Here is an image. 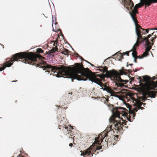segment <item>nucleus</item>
Segmentation results:
<instances>
[{
  "label": "nucleus",
  "instance_id": "1",
  "mask_svg": "<svg viewBox=\"0 0 157 157\" xmlns=\"http://www.w3.org/2000/svg\"><path fill=\"white\" fill-rule=\"evenodd\" d=\"M45 58L40 55L32 52H21L17 53L12 56L10 59L5 63L3 67H0V71L4 70L6 67H10L15 61H17L19 59H23L21 61L24 63H28L32 65H34L36 67L45 68L48 71H52L56 73L54 76L59 77V67L52 66L47 64L46 62L42 60Z\"/></svg>",
  "mask_w": 157,
  "mask_h": 157
},
{
  "label": "nucleus",
  "instance_id": "44",
  "mask_svg": "<svg viewBox=\"0 0 157 157\" xmlns=\"http://www.w3.org/2000/svg\"><path fill=\"white\" fill-rule=\"evenodd\" d=\"M117 97L118 98H119L120 99V97H119V96L117 95Z\"/></svg>",
  "mask_w": 157,
  "mask_h": 157
},
{
  "label": "nucleus",
  "instance_id": "37",
  "mask_svg": "<svg viewBox=\"0 0 157 157\" xmlns=\"http://www.w3.org/2000/svg\"><path fill=\"white\" fill-rule=\"evenodd\" d=\"M72 92H71V93H68V97H69V95L71 94L72 95Z\"/></svg>",
  "mask_w": 157,
  "mask_h": 157
},
{
  "label": "nucleus",
  "instance_id": "35",
  "mask_svg": "<svg viewBox=\"0 0 157 157\" xmlns=\"http://www.w3.org/2000/svg\"><path fill=\"white\" fill-rule=\"evenodd\" d=\"M151 41L152 43H153V42L155 41L154 39L152 38L151 40Z\"/></svg>",
  "mask_w": 157,
  "mask_h": 157
},
{
  "label": "nucleus",
  "instance_id": "34",
  "mask_svg": "<svg viewBox=\"0 0 157 157\" xmlns=\"http://www.w3.org/2000/svg\"><path fill=\"white\" fill-rule=\"evenodd\" d=\"M134 61L135 62V63H136L137 62V60H136V59H137V58L135 57H134Z\"/></svg>",
  "mask_w": 157,
  "mask_h": 157
},
{
  "label": "nucleus",
  "instance_id": "39",
  "mask_svg": "<svg viewBox=\"0 0 157 157\" xmlns=\"http://www.w3.org/2000/svg\"><path fill=\"white\" fill-rule=\"evenodd\" d=\"M133 65L132 63L129 64V65L130 66H132ZM128 65H127V66L128 67Z\"/></svg>",
  "mask_w": 157,
  "mask_h": 157
},
{
  "label": "nucleus",
  "instance_id": "45",
  "mask_svg": "<svg viewBox=\"0 0 157 157\" xmlns=\"http://www.w3.org/2000/svg\"><path fill=\"white\" fill-rule=\"evenodd\" d=\"M154 29H155V30H157V28Z\"/></svg>",
  "mask_w": 157,
  "mask_h": 157
},
{
  "label": "nucleus",
  "instance_id": "15",
  "mask_svg": "<svg viewBox=\"0 0 157 157\" xmlns=\"http://www.w3.org/2000/svg\"><path fill=\"white\" fill-rule=\"evenodd\" d=\"M58 48L57 47H55L53 48L51 50L49 51L48 54L50 56H54V53L56 52V51H57Z\"/></svg>",
  "mask_w": 157,
  "mask_h": 157
},
{
  "label": "nucleus",
  "instance_id": "7",
  "mask_svg": "<svg viewBox=\"0 0 157 157\" xmlns=\"http://www.w3.org/2000/svg\"><path fill=\"white\" fill-rule=\"evenodd\" d=\"M138 22H135L134 23L136 27V32L137 36V42L139 41L140 40H143L144 38L146 37H144L143 35H145L148 33L149 30H155L154 29H146L142 28L141 27L137 24Z\"/></svg>",
  "mask_w": 157,
  "mask_h": 157
},
{
  "label": "nucleus",
  "instance_id": "5",
  "mask_svg": "<svg viewBox=\"0 0 157 157\" xmlns=\"http://www.w3.org/2000/svg\"><path fill=\"white\" fill-rule=\"evenodd\" d=\"M141 3L136 4L133 7V10L129 12L134 22H137V17L136 14L138 13V9L145 5V8L146 6H149L152 3L157 2V0H142Z\"/></svg>",
  "mask_w": 157,
  "mask_h": 157
},
{
  "label": "nucleus",
  "instance_id": "11",
  "mask_svg": "<svg viewBox=\"0 0 157 157\" xmlns=\"http://www.w3.org/2000/svg\"><path fill=\"white\" fill-rule=\"evenodd\" d=\"M81 155H83V157H92L93 154L91 152L90 148H89L82 152Z\"/></svg>",
  "mask_w": 157,
  "mask_h": 157
},
{
  "label": "nucleus",
  "instance_id": "28",
  "mask_svg": "<svg viewBox=\"0 0 157 157\" xmlns=\"http://www.w3.org/2000/svg\"><path fill=\"white\" fill-rule=\"evenodd\" d=\"M147 99V97L143 96L142 101H144Z\"/></svg>",
  "mask_w": 157,
  "mask_h": 157
},
{
  "label": "nucleus",
  "instance_id": "43",
  "mask_svg": "<svg viewBox=\"0 0 157 157\" xmlns=\"http://www.w3.org/2000/svg\"><path fill=\"white\" fill-rule=\"evenodd\" d=\"M17 80H16V81H12V82H17Z\"/></svg>",
  "mask_w": 157,
  "mask_h": 157
},
{
  "label": "nucleus",
  "instance_id": "36",
  "mask_svg": "<svg viewBox=\"0 0 157 157\" xmlns=\"http://www.w3.org/2000/svg\"><path fill=\"white\" fill-rule=\"evenodd\" d=\"M73 146V144L72 143H71L69 144V146L70 147H72Z\"/></svg>",
  "mask_w": 157,
  "mask_h": 157
},
{
  "label": "nucleus",
  "instance_id": "10",
  "mask_svg": "<svg viewBox=\"0 0 157 157\" xmlns=\"http://www.w3.org/2000/svg\"><path fill=\"white\" fill-rule=\"evenodd\" d=\"M154 33H153L151 34H149L146 37L144 38V39L141 40V43L144 41H145L147 46L145 47V50L149 52L151 48V46H150L151 44L148 38H150L152 35H153Z\"/></svg>",
  "mask_w": 157,
  "mask_h": 157
},
{
  "label": "nucleus",
  "instance_id": "22",
  "mask_svg": "<svg viewBox=\"0 0 157 157\" xmlns=\"http://www.w3.org/2000/svg\"><path fill=\"white\" fill-rule=\"evenodd\" d=\"M118 55L119 56H120V57H121V58H123V56L122 54L121 53H119L118 52H117V53H116L115 55H113V56H115L116 55Z\"/></svg>",
  "mask_w": 157,
  "mask_h": 157
},
{
  "label": "nucleus",
  "instance_id": "16",
  "mask_svg": "<svg viewBox=\"0 0 157 157\" xmlns=\"http://www.w3.org/2000/svg\"><path fill=\"white\" fill-rule=\"evenodd\" d=\"M71 130H70L69 132V134H68V135H70L71 138H73V139H77L78 138L76 136V135H75L74 133L73 132L74 129L73 128V129H71ZM69 138H70V137H69Z\"/></svg>",
  "mask_w": 157,
  "mask_h": 157
},
{
  "label": "nucleus",
  "instance_id": "17",
  "mask_svg": "<svg viewBox=\"0 0 157 157\" xmlns=\"http://www.w3.org/2000/svg\"><path fill=\"white\" fill-rule=\"evenodd\" d=\"M141 43V40H139V41L138 42H137V40L136 42V43L133 46L132 49L131 50V51H136V47H138L139 44Z\"/></svg>",
  "mask_w": 157,
  "mask_h": 157
},
{
  "label": "nucleus",
  "instance_id": "4",
  "mask_svg": "<svg viewBox=\"0 0 157 157\" xmlns=\"http://www.w3.org/2000/svg\"><path fill=\"white\" fill-rule=\"evenodd\" d=\"M157 80V75L153 77L152 79ZM146 90L142 88L141 91L142 92L143 96L155 98L157 94V81L155 82L152 81L148 83L146 86Z\"/></svg>",
  "mask_w": 157,
  "mask_h": 157
},
{
  "label": "nucleus",
  "instance_id": "2",
  "mask_svg": "<svg viewBox=\"0 0 157 157\" xmlns=\"http://www.w3.org/2000/svg\"><path fill=\"white\" fill-rule=\"evenodd\" d=\"M116 117H119L118 112L117 110L116 113H113V115L109 119V122L111 124L108 125L105 131L98 135V137L95 138L94 143L96 144H100L101 143L103 142L104 139H105V142L107 143L109 141V139H107V137H109L108 134H117L121 129H123V124L126 125V123H127V121L124 122L122 120V122H121V120H116L115 118Z\"/></svg>",
  "mask_w": 157,
  "mask_h": 157
},
{
  "label": "nucleus",
  "instance_id": "30",
  "mask_svg": "<svg viewBox=\"0 0 157 157\" xmlns=\"http://www.w3.org/2000/svg\"><path fill=\"white\" fill-rule=\"evenodd\" d=\"M153 33H154V35H153L154 36V37H152V38L154 39V40H155L157 36H156V34H154L155 33L154 32Z\"/></svg>",
  "mask_w": 157,
  "mask_h": 157
},
{
  "label": "nucleus",
  "instance_id": "25",
  "mask_svg": "<svg viewBox=\"0 0 157 157\" xmlns=\"http://www.w3.org/2000/svg\"><path fill=\"white\" fill-rule=\"evenodd\" d=\"M131 52V51H127L124 53H123V54L124 55H126L127 56H129V53L130 52Z\"/></svg>",
  "mask_w": 157,
  "mask_h": 157
},
{
  "label": "nucleus",
  "instance_id": "31",
  "mask_svg": "<svg viewBox=\"0 0 157 157\" xmlns=\"http://www.w3.org/2000/svg\"><path fill=\"white\" fill-rule=\"evenodd\" d=\"M121 2H122V3H125V2H126V0H119Z\"/></svg>",
  "mask_w": 157,
  "mask_h": 157
},
{
  "label": "nucleus",
  "instance_id": "27",
  "mask_svg": "<svg viewBox=\"0 0 157 157\" xmlns=\"http://www.w3.org/2000/svg\"><path fill=\"white\" fill-rule=\"evenodd\" d=\"M135 57H136L137 59H138V58H139V59H141L142 58H143V57H142V55H141V56H137V55Z\"/></svg>",
  "mask_w": 157,
  "mask_h": 157
},
{
  "label": "nucleus",
  "instance_id": "12",
  "mask_svg": "<svg viewBox=\"0 0 157 157\" xmlns=\"http://www.w3.org/2000/svg\"><path fill=\"white\" fill-rule=\"evenodd\" d=\"M125 5L126 6V8L128 9H129L132 10L133 9L134 4L133 2H126L124 3Z\"/></svg>",
  "mask_w": 157,
  "mask_h": 157
},
{
  "label": "nucleus",
  "instance_id": "9",
  "mask_svg": "<svg viewBox=\"0 0 157 157\" xmlns=\"http://www.w3.org/2000/svg\"><path fill=\"white\" fill-rule=\"evenodd\" d=\"M104 86L105 87L104 88L102 87L101 89H103V90H105L107 92L109 93L112 96H114L115 93L119 94L126 93L124 92L125 91L124 90H122L119 92H115L111 87L107 86L105 85H104Z\"/></svg>",
  "mask_w": 157,
  "mask_h": 157
},
{
  "label": "nucleus",
  "instance_id": "24",
  "mask_svg": "<svg viewBox=\"0 0 157 157\" xmlns=\"http://www.w3.org/2000/svg\"><path fill=\"white\" fill-rule=\"evenodd\" d=\"M132 55L133 57H135L137 56V52L136 51H133V52L132 53Z\"/></svg>",
  "mask_w": 157,
  "mask_h": 157
},
{
  "label": "nucleus",
  "instance_id": "8",
  "mask_svg": "<svg viewBox=\"0 0 157 157\" xmlns=\"http://www.w3.org/2000/svg\"><path fill=\"white\" fill-rule=\"evenodd\" d=\"M66 119L63 117V120L59 119L58 122L59 123L58 128L59 129L63 131V133L65 135H67V134H69V132L71 129H73V127L71 126V125L68 127V125L67 126L64 125V122Z\"/></svg>",
  "mask_w": 157,
  "mask_h": 157
},
{
  "label": "nucleus",
  "instance_id": "21",
  "mask_svg": "<svg viewBox=\"0 0 157 157\" xmlns=\"http://www.w3.org/2000/svg\"><path fill=\"white\" fill-rule=\"evenodd\" d=\"M114 136V138H113L114 140L115 141H117L119 140V139L118 138V135H116V136Z\"/></svg>",
  "mask_w": 157,
  "mask_h": 157
},
{
  "label": "nucleus",
  "instance_id": "46",
  "mask_svg": "<svg viewBox=\"0 0 157 157\" xmlns=\"http://www.w3.org/2000/svg\"><path fill=\"white\" fill-rule=\"evenodd\" d=\"M156 33H157V31H156Z\"/></svg>",
  "mask_w": 157,
  "mask_h": 157
},
{
  "label": "nucleus",
  "instance_id": "38",
  "mask_svg": "<svg viewBox=\"0 0 157 157\" xmlns=\"http://www.w3.org/2000/svg\"><path fill=\"white\" fill-rule=\"evenodd\" d=\"M126 1L127 2H132V1L131 0H126Z\"/></svg>",
  "mask_w": 157,
  "mask_h": 157
},
{
  "label": "nucleus",
  "instance_id": "3",
  "mask_svg": "<svg viewBox=\"0 0 157 157\" xmlns=\"http://www.w3.org/2000/svg\"><path fill=\"white\" fill-rule=\"evenodd\" d=\"M98 68H101L99 70L103 73H105L103 75H99L98 76L101 78L102 75L107 78H110L112 80L114 81L115 85L117 87H122L124 86V84L128 82V80H124L121 78V76L123 75H126L128 73H131L132 71L131 69L127 70L122 67L121 70H119L118 72L117 71L113 70L108 71V68L106 66L98 67Z\"/></svg>",
  "mask_w": 157,
  "mask_h": 157
},
{
  "label": "nucleus",
  "instance_id": "40",
  "mask_svg": "<svg viewBox=\"0 0 157 157\" xmlns=\"http://www.w3.org/2000/svg\"><path fill=\"white\" fill-rule=\"evenodd\" d=\"M85 61L86 62H87V63H88L89 64L90 63L88 61H87V60H85Z\"/></svg>",
  "mask_w": 157,
  "mask_h": 157
},
{
  "label": "nucleus",
  "instance_id": "41",
  "mask_svg": "<svg viewBox=\"0 0 157 157\" xmlns=\"http://www.w3.org/2000/svg\"><path fill=\"white\" fill-rule=\"evenodd\" d=\"M137 70L136 69L134 71V69L133 70V71H134V72H136L137 71Z\"/></svg>",
  "mask_w": 157,
  "mask_h": 157
},
{
  "label": "nucleus",
  "instance_id": "23",
  "mask_svg": "<svg viewBox=\"0 0 157 157\" xmlns=\"http://www.w3.org/2000/svg\"><path fill=\"white\" fill-rule=\"evenodd\" d=\"M53 42H54L53 45L54 46H55V47H57V46L58 45V40H55V41H53Z\"/></svg>",
  "mask_w": 157,
  "mask_h": 157
},
{
  "label": "nucleus",
  "instance_id": "14",
  "mask_svg": "<svg viewBox=\"0 0 157 157\" xmlns=\"http://www.w3.org/2000/svg\"><path fill=\"white\" fill-rule=\"evenodd\" d=\"M134 100L136 101L135 105L136 106L138 107V109H144L143 107L141 106L142 104H143V103H142L140 101L137 100L136 99H135Z\"/></svg>",
  "mask_w": 157,
  "mask_h": 157
},
{
  "label": "nucleus",
  "instance_id": "6",
  "mask_svg": "<svg viewBox=\"0 0 157 157\" xmlns=\"http://www.w3.org/2000/svg\"><path fill=\"white\" fill-rule=\"evenodd\" d=\"M125 108H121V107H117L116 109H114L112 111L113 116V113H116V111H117L119 113V117H116L115 119L116 120V118H118L119 119H120V114H121L122 116H123L124 114H125L128 120L130 122L132 121L133 119L135 118V117L136 115V113H135L133 111H130L129 112V115L128 114H126V113L124 111V110L125 109Z\"/></svg>",
  "mask_w": 157,
  "mask_h": 157
},
{
  "label": "nucleus",
  "instance_id": "19",
  "mask_svg": "<svg viewBox=\"0 0 157 157\" xmlns=\"http://www.w3.org/2000/svg\"><path fill=\"white\" fill-rule=\"evenodd\" d=\"M44 50L41 48H38L36 49V52L38 53H42L44 52Z\"/></svg>",
  "mask_w": 157,
  "mask_h": 157
},
{
  "label": "nucleus",
  "instance_id": "42",
  "mask_svg": "<svg viewBox=\"0 0 157 157\" xmlns=\"http://www.w3.org/2000/svg\"><path fill=\"white\" fill-rule=\"evenodd\" d=\"M89 64H90L91 66H94V65L93 64H92L91 63H89Z\"/></svg>",
  "mask_w": 157,
  "mask_h": 157
},
{
  "label": "nucleus",
  "instance_id": "18",
  "mask_svg": "<svg viewBox=\"0 0 157 157\" xmlns=\"http://www.w3.org/2000/svg\"><path fill=\"white\" fill-rule=\"evenodd\" d=\"M70 52V51L68 50L67 49L64 48L63 49L62 53L64 54L65 55H67V54H68Z\"/></svg>",
  "mask_w": 157,
  "mask_h": 157
},
{
  "label": "nucleus",
  "instance_id": "26",
  "mask_svg": "<svg viewBox=\"0 0 157 157\" xmlns=\"http://www.w3.org/2000/svg\"><path fill=\"white\" fill-rule=\"evenodd\" d=\"M132 111H133L135 113L136 112H137L138 111V109L137 108H135L133 109L132 110H131Z\"/></svg>",
  "mask_w": 157,
  "mask_h": 157
},
{
  "label": "nucleus",
  "instance_id": "29",
  "mask_svg": "<svg viewBox=\"0 0 157 157\" xmlns=\"http://www.w3.org/2000/svg\"><path fill=\"white\" fill-rule=\"evenodd\" d=\"M102 148V146H97V150H100Z\"/></svg>",
  "mask_w": 157,
  "mask_h": 157
},
{
  "label": "nucleus",
  "instance_id": "13",
  "mask_svg": "<svg viewBox=\"0 0 157 157\" xmlns=\"http://www.w3.org/2000/svg\"><path fill=\"white\" fill-rule=\"evenodd\" d=\"M139 80V81L140 83L142 82H147L148 80H149L150 79L149 77L147 76H143V79L142 80L141 77L138 76V78H137Z\"/></svg>",
  "mask_w": 157,
  "mask_h": 157
},
{
  "label": "nucleus",
  "instance_id": "32",
  "mask_svg": "<svg viewBox=\"0 0 157 157\" xmlns=\"http://www.w3.org/2000/svg\"><path fill=\"white\" fill-rule=\"evenodd\" d=\"M76 57H79V58H80V57H81L78 53H76Z\"/></svg>",
  "mask_w": 157,
  "mask_h": 157
},
{
  "label": "nucleus",
  "instance_id": "20",
  "mask_svg": "<svg viewBox=\"0 0 157 157\" xmlns=\"http://www.w3.org/2000/svg\"><path fill=\"white\" fill-rule=\"evenodd\" d=\"M149 52L145 50V51L144 52L143 54L142 55V57H143V58L144 57L146 56L149 55Z\"/></svg>",
  "mask_w": 157,
  "mask_h": 157
},
{
  "label": "nucleus",
  "instance_id": "33",
  "mask_svg": "<svg viewBox=\"0 0 157 157\" xmlns=\"http://www.w3.org/2000/svg\"><path fill=\"white\" fill-rule=\"evenodd\" d=\"M80 59L82 60L85 61V60L81 56L80 57Z\"/></svg>",
  "mask_w": 157,
  "mask_h": 157
}]
</instances>
